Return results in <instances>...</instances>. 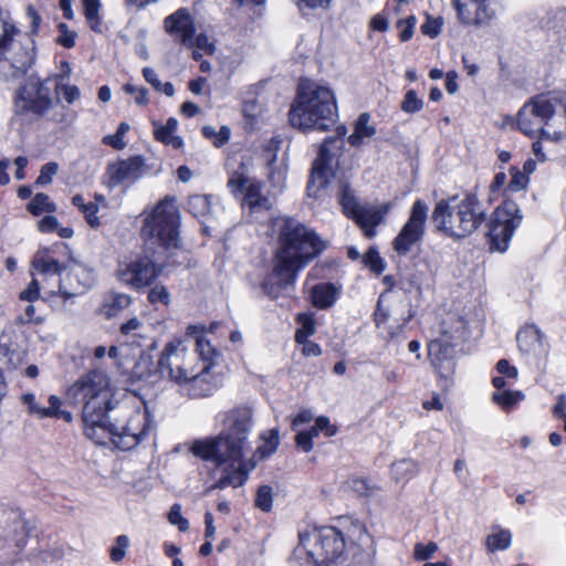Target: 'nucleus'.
I'll return each mask as SVG.
<instances>
[{
    "instance_id": "obj_27",
    "label": "nucleus",
    "mask_w": 566,
    "mask_h": 566,
    "mask_svg": "<svg viewBox=\"0 0 566 566\" xmlns=\"http://www.w3.org/2000/svg\"><path fill=\"white\" fill-rule=\"evenodd\" d=\"M377 134L376 126L371 123L369 113L359 114L353 125V133L348 136L347 142L353 147H360Z\"/></svg>"
},
{
    "instance_id": "obj_36",
    "label": "nucleus",
    "mask_w": 566,
    "mask_h": 566,
    "mask_svg": "<svg viewBox=\"0 0 566 566\" xmlns=\"http://www.w3.org/2000/svg\"><path fill=\"white\" fill-rule=\"evenodd\" d=\"M84 13L90 28L95 32L102 31V23L99 17L101 2L99 0H83Z\"/></svg>"
},
{
    "instance_id": "obj_29",
    "label": "nucleus",
    "mask_w": 566,
    "mask_h": 566,
    "mask_svg": "<svg viewBox=\"0 0 566 566\" xmlns=\"http://www.w3.org/2000/svg\"><path fill=\"white\" fill-rule=\"evenodd\" d=\"M155 137L157 140L165 145H170L175 149H179L184 145L181 137L176 136L175 133L178 128V120L175 117H169L165 125L155 124Z\"/></svg>"
},
{
    "instance_id": "obj_22",
    "label": "nucleus",
    "mask_w": 566,
    "mask_h": 566,
    "mask_svg": "<svg viewBox=\"0 0 566 566\" xmlns=\"http://www.w3.org/2000/svg\"><path fill=\"white\" fill-rule=\"evenodd\" d=\"M518 350L531 358L538 359L547 354L545 334L534 324L523 326L516 334Z\"/></svg>"
},
{
    "instance_id": "obj_12",
    "label": "nucleus",
    "mask_w": 566,
    "mask_h": 566,
    "mask_svg": "<svg viewBox=\"0 0 566 566\" xmlns=\"http://www.w3.org/2000/svg\"><path fill=\"white\" fill-rule=\"evenodd\" d=\"M339 202L344 213L356 221L367 238L376 235V227L384 221L388 211L373 205L360 206L347 185L342 187Z\"/></svg>"
},
{
    "instance_id": "obj_3",
    "label": "nucleus",
    "mask_w": 566,
    "mask_h": 566,
    "mask_svg": "<svg viewBox=\"0 0 566 566\" xmlns=\"http://www.w3.org/2000/svg\"><path fill=\"white\" fill-rule=\"evenodd\" d=\"M277 233V248L274 252L272 271L262 282V290L271 298L294 284L297 273L322 253L326 243L317 234L292 218L281 217L272 222Z\"/></svg>"
},
{
    "instance_id": "obj_18",
    "label": "nucleus",
    "mask_w": 566,
    "mask_h": 566,
    "mask_svg": "<svg viewBox=\"0 0 566 566\" xmlns=\"http://www.w3.org/2000/svg\"><path fill=\"white\" fill-rule=\"evenodd\" d=\"M182 392L190 398H202L212 395L219 387V379L211 373V364H205L189 375V379L178 384Z\"/></svg>"
},
{
    "instance_id": "obj_39",
    "label": "nucleus",
    "mask_w": 566,
    "mask_h": 566,
    "mask_svg": "<svg viewBox=\"0 0 566 566\" xmlns=\"http://www.w3.org/2000/svg\"><path fill=\"white\" fill-rule=\"evenodd\" d=\"M143 76L155 90L163 92L165 95L169 97L175 95L174 85L170 82L161 83L154 69L144 67Z\"/></svg>"
},
{
    "instance_id": "obj_13",
    "label": "nucleus",
    "mask_w": 566,
    "mask_h": 566,
    "mask_svg": "<svg viewBox=\"0 0 566 566\" xmlns=\"http://www.w3.org/2000/svg\"><path fill=\"white\" fill-rule=\"evenodd\" d=\"M523 216L515 203H506L505 207L494 211L489 231L491 250L504 252L509 248L514 231L521 224Z\"/></svg>"
},
{
    "instance_id": "obj_54",
    "label": "nucleus",
    "mask_w": 566,
    "mask_h": 566,
    "mask_svg": "<svg viewBox=\"0 0 566 566\" xmlns=\"http://www.w3.org/2000/svg\"><path fill=\"white\" fill-rule=\"evenodd\" d=\"M364 263L374 272L380 273L384 270L382 259L380 258L378 251L374 248H370L365 256Z\"/></svg>"
},
{
    "instance_id": "obj_63",
    "label": "nucleus",
    "mask_w": 566,
    "mask_h": 566,
    "mask_svg": "<svg viewBox=\"0 0 566 566\" xmlns=\"http://www.w3.org/2000/svg\"><path fill=\"white\" fill-rule=\"evenodd\" d=\"M39 297V283L32 280L28 287L20 292L19 298L21 302H33Z\"/></svg>"
},
{
    "instance_id": "obj_32",
    "label": "nucleus",
    "mask_w": 566,
    "mask_h": 566,
    "mask_svg": "<svg viewBox=\"0 0 566 566\" xmlns=\"http://www.w3.org/2000/svg\"><path fill=\"white\" fill-rule=\"evenodd\" d=\"M512 544V533L500 525H493L491 534L485 539L488 552L505 551Z\"/></svg>"
},
{
    "instance_id": "obj_30",
    "label": "nucleus",
    "mask_w": 566,
    "mask_h": 566,
    "mask_svg": "<svg viewBox=\"0 0 566 566\" xmlns=\"http://www.w3.org/2000/svg\"><path fill=\"white\" fill-rule=\"evenodd\" d=\"M337 296L338 290L332 283L317 284L311 291L313 305L322 310L332 306Z\"/></svg>"
},
{
    "instance_id": "obj_26",
    "label": "nucleus",
    "mask_w": 566,
    "mask_h": 566,
    "mask_svg": "<svg viewBox=\"0 0 566 566\" xmlns=\"http://www.w3.org/2000/svg\"><path fill=\"white\" fill-rule=\"evenodd\" d=\"M536 108L525 103L520 109L517 115L518 129L527 136L539 135L546 138V127L543 125V120L536 115Z\"/></svg>"
},
{
    "instance_id": "obj_47",
    "label": "nucleus",
    "mask_w": 566,
    "mask_h": 566,
    "mask_svg": "<svg viewBox=\"0 0 566 566\" xmlns=\"http://www.w3.org/2000/svg\"><path fill=\"white\" fill-rule=\"evenodd\" d=\"M123 90L126 94L134 96L138 106H146L149 103L147 88L127 83L123 86Z\"/></svg>"
},
{
    "instance_id": "obj_42",
    "label": "nucleus",
    "mask_w": 566,
    "mask_h": 566,
    "mask_svg": "<svg viewBox=\"0 0 566 566\" xmlns=\"http://www.w3.org/2000/svg\"><path fill=\"white\" fill-rule=\"evenodd\" d=\"M196 345H197V348L193 353L197 354L198 360L201 359L202 365H205V364L212 365L213 357L216 356V350L212 347V345L210 344V342L208 339H206L205 336L199 335L196 337Z\"/></svg>"
},
{
    "instance_id": "obj_17",
    "label": "nucleus",
    "mask_w": 566,
    "mask_h": 566,
    "mask_svg": "<svg viewBox=\"0 0 566 566\" xmlns=\"http://www.w3.org/2000/svg\"><path fill=\"white\" fill-rule=\"evenodd\" d=\"M452 3L463 24H489L497 13L496 3L492 0H452Z\"/></svg>"
},
{
    "instance_id": "obj_50",
    "label": "nucleus",
    "mask_w": 566,
    "mask_h": 566,
    "mask_svg": "<svg viewBox=\"0 0 566 566\" xmlns=\"http://www.w3.org/2000/svg\"><path fill=\"white\" fill-rule=\"evenodd\" d=\"M57 30L56 42L66 49L73 48L75 45L76 32L70 30L65 23H60Z\"/></svg>"
},
{
    "instance_id": "obj_23",
    "label": "nucleus",
    "mask_w": 566,
    "mask_h": 566,
    "mask_svg": "<svg viewBox=\"0 0 566 566\" xmlns=\"http://www.w3.org/2000/svg\"><path fill=\"white\" fill-rule=\"evenodd\" d=\"M4 541L20 552L27 544L33 525L27 521L20 511H12L4 521Z\"/></svg>"
},
{
    "instance_id": "obj_2",
    "label": "nucleus",
    "mask_w": 566,
    "mask_h": 566,
    "mask_svg": "<svg viewBox=\"0 0 566 566\" xmlns=\"http://www.w3.org/2000/svg\"><path fill=\"white\" fill-rule=\"evenodd\" d=\"M179 210L176 199L166 196L149 212L144 211L142 234L145 239L144 253L120 264L117 279L133 289L150 285L164 268V256L172 255L179 249Z\"/></svg>"
},
{
    "instance_id": "obj_16",
    "label": "nucleus",
    "mask_w": 566,
    "mask_h": 566,
    "mask_svg": "<svg viewBox=\"0 0 566 566\" xmlns=\"http://www.w3.org/2000/svg\"><path fill=\"white\" fill-rule=\"evenodd\" d=\"M337 142V138L328 137L322 144L318 156L312 168L311 179L307 186L310 196H318L334 177V154L331 153L329 146Z\"/></svg>"
},
{
    "instance_id": "obj_38",
    "label": "nucleus",
    "mask_w": 566,
    "mask_h": 566,
    "mask_svg": "<svg viewBox=\"0 0 566 566\" xmlns=\"http://www.w3.org/2000/svg\"><path fill=\"white\" fill-rule=\"evenodd\" d=\"M28 210L34 214L39 216L42 212H53L56 210L55 203H53L49 196L45 193H36L32 200L28 205Z\"/></svg>"
},
{
    "instance_id": "obj_56",
    "label": "nucleus",
    "mask_w": 566,
    "mask_h": 566,
    "mask_svg": "<svg viewBox=\"0 0 566 566\" xmlns=\"http://www.w3.org/2000/svg\"><path fill=\"white\" fill-rule=\"evenodd\" d=\"M417 23V19L415 15H410L405 20H400L397 23V27L400 29V40L406 42L412 38L413 30Z\"/></svg>"
},
{
    "instance_id": "obj_25",
    "label": "nucleus",
    "mask_w": 566,
    "mask_h": 566,
    "mask_svg": "<svg viewBox=\"0 0 566 566\" xmlns=\"http://www.w3.org/2000/svg\"><path fill=\"white\" fill-rule=\"evenodd\" d=\"M227 461L229 463L224 474L210 488L213 489H226L228 486L239 488L245 483L249 476V472L255 467L254 462H244L242 460ZM226 464V462L223 463Z\"/></svg>"
},
{
    "instance_id": "obj_9",
    "label": "nucleus",
    "mask_w": 566,
    "mask_h": 566,
    "mask_svg": "<svg viewBox=\"0 0 566 566\" xmlns=\"http://www.w3.org/2000/svg\"><path fill=\"white\" fill-rule=\"evenodd\" d=\"M53 106L51 91L46 82L30 78L17 90L14 95V114L24 120L34 122L46 114Z\"/></svg>"
},
{
    "instance_id": "obj_33",
    "label": "nucleus",
    "mask_w": 566,
    "mask_h": 566,
    "mask_svg": "<svg viewBox=\"0 0 566 566\" xmlns=\"http://www.w3.org/2000/svg\"><path fill=\"white\" fill-rule=\"evenodd\" d=\"M419 472L418 463L411 459H401L391 465V475L397 482H408Z\"/></svg>"
},
{
    "instance_id": "obj_52",
    "label": "nucleus",
    "mask_w": 566,
    "mask_h": 566,
    "mask_svg": "<svg viewBox=\"0 0 566 566\" xmlns=\"http://www.w3.org/2000/svg\"><path fill=\"white\" fill-rule=\"evenodd\" d=\"M57 171H59L57 163L51 161V163L43 165L41 167L40 175L36 178L35 184L40 185V186L49 185L52 181L53 177L57 174Z\"/></svg>"
},
{
    "instance_id": "obj_57",
    "label": "nucleus",
    "mask_w": 566,
    "mask_h": 566,
    "mask_svg": "<svg viewBox=\"0 0 566 566\" xmlns=\"http://www.w3.org/2000/svg\"><path fill=\"white\" fill-rule=\"evenodd\" d=\"M438 551V545L433 542H430L427 545L418 543L415 546V558L418 560H427L433 557L434 553Z\"/></svg>"
},
{
    "instance_id": "obj_4",
    "label": "nucleus",
    "mask_w": 566,
    "mask_h": 566,
    "mask_svg": "<svg viewBox=\"0 0 566 566\" xmlns=\"http://www.w3.org/2000/svg\"><path fill=\"white\" fill-rule=\"evenodd\" d=\"M221 422L222 430L219 436L196 441L191 446L195 455L219 465L243 457L253 426L252 411L248 407H235L224 413Z\"/></svg>"
},
{
    "instance_id": "obj_35",
    "label": "nucleus",
    "mask_w": 566,
    "mask_h": 566,
    "mask_svg": "<svg viewBox=\"0 0 566 566\" xmlns=\"http://www.w3.org/2000/svg\"><path fill=\"white\" fill-rule=\"evenodd\" d=\"M32 264L41 274H60L64 269L59 261L39 253L34 256Z\"/></svg>"
},
{
    "instance_id": "obj_31",
    "label": "nucleus",
    "mask_w": 566,
    "mask_h": 566,
    "mask_svg": "<svg viewBox=\"0 0 566 566\" xmlns=\"http://www.w3.org/2000/svg\"><path fill=\"white\" fill-rule=\"evenodd\" d=\"M23 343V334L12 325L6 326L0 334V352L3 354L19 353Z\"/></svg>"
},
{
    "instance_id": "obj_6",
    "label": "nucleus",
    "mask_w": 566,
    "mask_h": 566,
    "mask_svg": "<svg viewBox=\"0 0 566 566\" xmlns=\"http://www.w3.org/2000/svg\"><path fill=\"white\" fill-rule=\"evenodd\" d=\"M486 212L473 193L463 198L451 197L437 202L432 220L438 230L451 238H465L474 232L485 220Z\"/></svg>"
},
{
    "instance_id": "obj_11",
    "label": "nucleus",
    "mask_w": 566,
    "mask_h": 566,
    "mask_svg": "<svg viewBox=\"0 0 566 566\" xmlns=\"http://www.w3.org/2000/svg\"><path fill=\"white\" fill-rule=\"evenodd\" d=\"M527 105L538 106L536 115L546 127V138L558 140L566 137V103L552 94H541L527 102Z\"/></svg>"
},
{
    "instance_id": "obj_14",
    "label": "nucleus",
    "mask_w": 566,
    "mask_h": 566,
    "mask_svg": "<svg viewBox=\"0 0 566 566\" xmlns=\"http://www.w3.org/2000/svg\"><path fill=\"white\" fill-rule=\"evenodd\" d=\"M428 206L418 199L413 202L410 216L392 242L394 250L399 254H407L418 244L426 232Z\"/></svg>"
},
{
    "instance_id": "obj_49",
    "label": "nucleus",
    "mask_w": 566,
    "mask_h": 566,
    "mask_svg": "<svg viewBox=\"0 0 566 566\" xmlns=\"http://www.w3.org/2000/svg\"><path fill=\"white\" fill-rule=\"evenodd\" d=\"M264 444L259 448V452L261 453L262 458L269 457L276 451L280 443L279 431L276 429H272L269 432V436L264 437Z\"/></svg>"
},
{
    "instance_id": "obj_55",
    "label": "nucleus",
    "mask_w": 566,
    "mask_h": 566,
    "mask_svg": "<svg viewBox=\"0 0 566 566\" xmlns=\"http://www.w3.org/2000/svg\"><path fill=\"white\" fill-rule=\"evenodd\" d=\"M55 91L57 94L62 95L63 98L70 104L74 103L81 96L80 88L75 85H64L57 83Z\"/></svg>"
},
{
    "instance_id": "obj_20",
    "label": "nucleus",
    "mask_w": 566,
    "mask_h": 566,
    "mask_svg": "<svg viewBox=\"0 0 566 566\" xmlns=\"http://www.w3.org/2000/svg\"><path fill=\"white\" fill-rule=\"evenodd\" d=\"M145 163L140 156L117 160L107 167L109 186L116 187L123 182H135L144 174Z\"/></svg>"
},
{
    "instance_id": "obj_1",
    "label": "nucleus",
    "mask_w": 566,
    "mask_h": 566,
    "mask_svg": "<svg viewBox=\"0 0 566 566\" xmlns=\"http://www.w3.org/2000/svg\"><path fill=\"white\" fill-rule=\"evenodd\" d=\"M113 396L111 379L102 370L83 375L65 392L70 405L82 406L88 439L128 451L149 438L155 429L154 419L146 402L137 396L125 395L116 401Z\"/></svg>"
},
{
    "instance_id": "obj_58",
    "label": "nucleus",
    "mask_w": 566,
    "mask_h": 566,
    "mask_svg": "<svg viewBox=\"0 0 566 566\" xmlns=\"http://www.w3.org/2000/svg\"><path fill=\"white\" fill-rule=\"evenodd\" d=\"M35 306L31 304V302H28V304H25L24 307L22 308V313L18 315V322L21 324H39L41 322V318L35 315Z\"/></svg>"
},
{
    "instance_id": "obj_60",
    "label": "nucleus",
    "mask_w": 566,
    "mask_h": 566,
    "mask_svg": "<svg viewBox=\"0 0 566 566\" xmlns=\"http://www.w3.org/2000/svg\"><path fill=\"white\" fill-rule=\"evenodd\" d=\"M98 207L94 202H88L87 206L82 210L86 222L92 228H98L101 226L99 218L97 217Z\"/></svg>"
},
{
    "instance_id": "obj_41",
    "label": "nucleus",
    "mask_w": 566,
    "mask_h": 566,
    "mask_svg": "<svg viewBox=\"0 0 566 566\" xmlns=\"http://www.w3.org/2000/svg\"><path fill=\"white\" fill-rule=\"evenodd\" d=\"M511 180L507 184V190L511 192L523 191L528 187L530 177L516 166L510 168Z\"/></svg>"
},
{
    "instance_id": "obj_59",
    "label": "nucleus",
    "mask_w": 566,
    "mask_h": 566,
    "mask_svg": "<svg viewBox=\"0 0 566 566\" xmlns=\"http://www.w3.org/2000/svg\"><path fill=\"white\" fill-rule=\"evenodd\" d=\"M442 21L440 18L428 17L426 22L421 25V31L424 35L436 38L441 30Z\"/></svg>"
},
{
    "instance_id": "obj_21",
    "label": "nucleus",
    "mask_w": 566,
    "mask_h": 566,
    "mask_svg": "<svg viewBox=\"0 0 566 566\" xmlns=\"http://www.w3.org/2000/svg\"><path fill=\"white\" fill-rule=\"evenodd\" d=\"M165 30L181 44L193 48L196 31L193 19L187 9H178L165 19Z\"/></svg>"
},
{
    "instance_id": "obj_15",
    "label": "nucleus",
    "mask_w": 566,
    "mask_h": 566,
    "mask_svg": "<svg viewBox=\"0 0 566 566\" xmlns=\"http://www.w3.org/2000/svg\"><path fill=\"white\" fill-rule=\"evenodd\" d=\"M228 188L234 197L241 198L242 206L248 207L251 212L272 208V201L261 192V184L241 170L230 175Z\"/></svg>"
},
{
    "instance_id": "obj_37",
    "label": "nucleus",
    "mask_w": 566,
    "mask_h": 566,
    "mask_svg": "<svg viewBox=\"0 0 566 566\" xmlns=\"http://www.w3.org/2000/svg\"><path fill=\"white\" fill-rule=\"evenodd\" d=\"M189 211L197 218L206 217L211 211V198L205 195L191 196L188 200Z\"/></svg>"
},
{
    "instance_id": "obj_44",
    "label": "nucleus",
    "mask_w": 566,
    "mask_h": 566,
    "mask_svg": "<svg viewBox=\"0 0 566 566\" xmlns=\"http://www.w3.org/2000/svg\"><path fill=\"white\" fill-rule=\"evenodd\" d=\"M254 504L263 512H270L273 505V490L269 485H261L255 495Z\"/></svg>"
},
{
    "instance_id": "obj_40",
    "label": "nucleus",
    "mask_w": 566,
    "mask_h": 566,
    "mask_svg": "<svg viewBox=\"0 0 566 566\" xmlns=\"http://www.w3.org/2000/svg\"><path fill=\"white\" fill-rule=\"evenodd\" d=\"M202 135L207 139H210L216 147H221L229 142L231 129L228 126H222L219 130L212 126H205L202 128Z\"/></svg>"
},
{
    "instance_id": "obj_28",
    "label": "nucleus",
    "mask_w": 566,
    "mask_h": 566,
    "mask_svg": "<svg viewBox=\"0 0 566 566\" xmlns=\"http://www.w3.org/2000/svg\"><path fill=\"white\" fill-rule=\"evenodd\" d=\"M130 296L124 293L107 292L98 307V313L106 318H112L127 308L130 304Z\"/></svg>"
},
{
    "instance_id": "obj_53",
    "label": "nucleus",
    "mask_w": 566,
    "mask_h": 566,
    "mask_svg": "<svg viewBox=\"0 0 566 566\" xmlns=\"http://www.w3.org/2000/svg\"><path fill=\"white\" fill-rule=\"evenodd\" d=\"M148 301L151 304L161 303L168 305L170 303V294L164 285H155L148 293Z\"/></svg>"
},
{
    "instance_id": "obj_19",
    "label": "nucleus",
    "mask_w": 566,
    "mask_h": 566,
    "mask_svg": "<svg viewBox=\"0 0 566 566\" xmlns=\"http://www.w3.org/2000/svg\"><path fill=\"white\" fill-rule=\"evenodd\" d=\"M20 400L25 406L29 415L40 419L56 418L63 419L66 422H71L73 419L71 412L61 409L62 400L55 395H51L48 398L49 407L41 406L39 399L32 392L23 394Z\"/></svg>"
},
{
    "instance_id": "obj_62",
    "label": "nucleus",
    "mask_w": 566,
    "mask_h": 566,
    "mask_svg": "<svg viewBox=\"0 0 566 566\" xmlns=\"http://www.w3.org/2000/svg\"><path fill=\"white\" fill-rule=\"evenodd\" d=\"M496 370L500 375H502L513 381H515L518 377L517 368L514 366H511L509 360H506V359H500L497 361Z\"/></svg>"
},
{
    "instance_id": "obj_10",
    "label": "nucleus",
    "mask_w": 566,
    "mask_h": 566,
    "mask_svg": "<svg viewBox=\"0 0 566 566\" xmlns=\"http://www.w3.org/2000/svg\"><path fill=\"white\" fill-rule=\"evenodd\" d=\"M198 367V356L188 349L181 339L168 342L158 359V369L161 375L180 384L189 379V375Z\"/></svg>"
},
{
    "instance_id": "obj_51",
    "label": "nucleus",
    "mask_w": 566,
    "mask_h": 566,
    "mask_svg": "<svg viewBox=\"0 0 566 566\" xmlns=\"http://www.w3.org/2000/svg\"><path fill=\"white\" fill-rule=\"evenodd\" d=\"M168 521L170 524L176 525L180 532H186L189 528V522L181 515L180 504H174L168 513Z\"/></svg>"
},
{
    "instance_id": "obj_48",
    "label": "nucleus",
    "mask_w": 566,
    "mask_h": 566,
    "mask_svg": "<svg viewBox=\"0 0 566 566\" xmlns=\"http://www.w3.org/2000/svg\"><path fill=\"white\" fill-rule=\"evenodd\" d=\"M129 546V538L126 535H119L115 539V545L111 548V558L118 563L124 559L126 549Z\"/></svg>"
},
{
    "instance_id": "obj_8",
    "label": "nucleus",
    "mask_w": 566,
    "mask_h": 566,
    "mask_svg": "<svg viewBox=\"0 0 566 566\" xmlns=\"http://www.w3.org/2000/svg\"><path fill=\"white\" fill-rule=\"evenodd\" d=\"M301 545L307 549L308 556L318 566H339L344 563L342 556L345 542L343 535L331 526L314 528L300 533ZM370 563V554H361L354 564L343 566H364Z\"/></svg>"
},
{
    "instance_id": "obj_5",
    "label": "nucleus",
    "mask_w": 566,
    "mask_h": 566,
    "mask_svg": "<svg viewBox=\"0 0 566 566\" xmlns=\"http://www.w3.org/2000/svg\"><path fill=\"white\" fill-rule=\"evenodd\" d=\"M337 107L334 93L314 82L298 85L295 102L290 109V122L302 130L325 132L335 123Z\"/></svg>"
},
{
    "instance_id": "obj_64",
    "label": "nucleus",
    "mask_w": 566,
    "mask_h": 566,
    "mask_svg": "<svg viewBox=\"0 0 566 566\" xmlns=\"http://www.w3.org/2000/svg\"><path fill=\"white\" fill-rule=\"evenodd\" d=\"M315 426L321 432H324L326 437H333L337 433V427L329 422V419L325 416H319L315 420Z\"/></svg>"
},
{
    "instance_id": "obj_61",
    "label": "nucleus",
    "mask_w": 566,
    "mask_h": 566,
    "mask_svg": "<svg viewBox=\"0 0 566 566\" xmlns=\"http://www.w3.org/2000/svg\"><path fill=\"white\" fill-rule=\"evenodd\" d=\"M73 274L75 276H83V280L80 282L82 290H86L94 284V273L92 270H88L82 265H77L73 270Z\"/></svg>"
},
{
    "instance_id": "obj_45",
    "label": "nucleus",
    "mask_w": 566,
    "mask_h": 566,
    "mask_svg": "<svg viewBox=\"0 0 566 566\" xmlns=\"http://www.w3.org/2000/svg\"><path fill=\"white\" fill-rule=\"evenodd\" d=\"M297 322L301 324V327L295 332L296 342H303L315 333V323L311 316L298 314Z\"/></svg>"
},
{
    "instance_id": "obj_7",
    "label": "nucleus",
    "mask_w": 566,
    "mask_h": 566,
    "mask_svg": "<svg viewBox=\"0 0 566 566\" xmlns=\"http://www.w3.org/2000/svg\"><path fill=\"white\" fill-rule=\"evenodd\" d=\"M33 41L12 23L0 19V78L22 77L34 63Z\"/></svg>"
},
{
    "instance_id": "obj_34",
    "label": "nucleus",
    "mask_w": 566,
    "mask_h": 566,
    "mask_svg": "<svg viewBox=\"0 0 566 566\" xmlns=\"http://www.w3.org/2000/svg\"><path fill=\"white\" fill-rule=\"evenodd\" d=\"M525 399V395L520 390H502L492 394V401L500 406L503 410H511L518 402Z\"/></svg>"
},
{
    "instance_id": "obj_43",
    "label": "nucleus",
    "mask_w": 566,
    "mask_h": 566,
    "mask_svg": "<svg viewBox=\"0 0 566 566\" xmlns=\"http://www.w3.org/2000/svg\"><path fill=\"white\" fill-rule=\"evenodd\" d=\"M120 333L124 336L133 337V338H145L146 337V327L143 322L138 317H133L128 319L126 323L122 324Z\"/></svg>"
},
{
    "instance_id": "obj_24",
    "label": "nucleus",
    "mask_w": 566,
    "mask_h": 566,
    "mask_svg": "<svg viewBox=\"0 0 566 566\" xmlns=\"http://www.w3.org/2000/svg\"><path fill=\"white\" fill-rule=\"evenodd\" d=\"M431 364L440 377L449 378L454 373L453 348L443 339H434L428 347Z\"/></svg>"
},
{
    "instance_id": "obj_46",
    "label": "nucleus",
    "mask_w": 566,
    "mask_h": 566,
    "mask_svg": "<svg viewBox=\"0 0 566 566\" xmlns=\"http://www.w3.org/2000/svg\"><path fill=\"white\" fill-rule=\"evenodd\" d=\"M423 107L422 98L418 97L413 90L407 91L401 103V109L408 114H415Z\"/></svg>"
}]
</instances>
